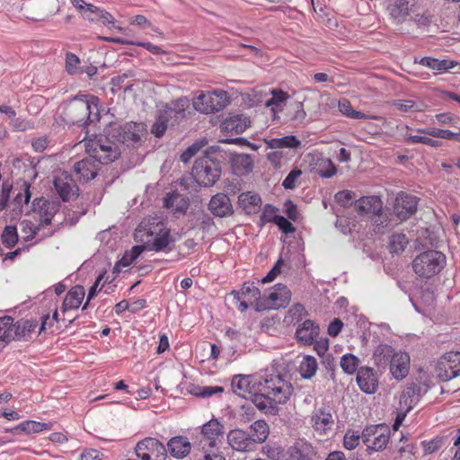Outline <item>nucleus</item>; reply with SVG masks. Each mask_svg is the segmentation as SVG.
<instances>
[{"label": "nucleus", "instance_id": "31", "mask_svg": "<svg viewBox=\"0 0 460 460\" xmlns=\"http://www.w3.org/2000/svg\"><path fill=\"white\" fill-rule=\"evenodd\" d=\"M189 205V199L175 191L167 193L164 199V207L172 213H185Z\"/></svg>", "mask_w": 460, "mask_h": 460}, {"label": "nucleus", "instance_id": "26", "mask_svg": "<svg viewBox=\"0 0 460 460\" xmlns=\"http://www.w3.org/2000/svg\"><path fill=\"white\" fill-rule=\"evenodd\" d=\"M85 296L84 288L81 285L72 287L66 294L62 305L61 312L66 314L68 311L76 310L82 305Z\"/></svg>", "mask_w": 460, "mask_h": 460}, {"label": "nucleus", "instance_id": "52", "mask_svg": "<svg viewBox=\"0 0 460 460\" xmlns=\"http://www.w3.org/2000/svg\"><path fill=\"white\" fill-rule=\"evenodd\" d=\"M87 10L90 12L91 16L94 17V21L97 19L101 20L104 25L114 24V17L106 10L93 4H90Z\"/></svg>", "mask_w": 460, "mask_h": 460}, {"label": "nucleus", "instance_id": "34", "mask_svg": "<svg viewBox=\"0 0 460 460\" xmlns=\"http://www.w3.org/2000/svg\"><path fill=\"white\" fill-rule=\"evenodd\" d=\"M191 445L186 437L178 436L171 438L168 442V450L171 455L182 458L190 452Z\"/></svg>", "mask_w": 460, "mask_h": 460}, {"label": "nucleus", "instance_id": "14", "mask_svg": "<svg viewBox=\"0 0 460 460\" xmlns=\"http://www.w3.org/2000/svg\"><path fill=\"white\" fill-rule=\"evenodd\" d=\"M189 105L190 101L186 97H181L170 103H166L160 111L162 119H165L171 126H173L185 118L186 110L189 108Z\"/></svg>", "mask_w": 460, "mask_h": 460}, {"label": "nucleus", "instance_id": "33", "mask_svg": "<svg viewBox=\"0 0 460 460\" xmlns=\"http://www.w3.org/2000/svg\"><path fill=\"white\" fill-rule=\"evenodd\" d=\"M231 295L234 296L235 300L245 298L249 300L251 305L256 303L257 307H262V305L258 302L261 297V291L253 283H244L240 291H233Z\"/></svg>", "mask_w": 460, "mask_h": 460}, {"label": "nucleus", "instance_id": "47", "mask_svg": "<svg viewBox=\"0 0 460 460\" xmlns=\"http://www.w3.org/2000/svg\"><path fill=\"white\" fill-rule=\"evenodd\" d=\"M20 226L22 233L23 234V238L26 241L32 240L37 234H39L40 231L43 228L36 221L33 222L28 219L22 220Z\"/></svg>", "mask_w": 460, "mask_h": 460}, {"label": "nucleus", "instance_id": "5", "mask_svg": "<svg viewBox=\"0 0 460 460\" xmlns=\"http://www.w3.org/2000/svg\"><path fill=\"white\" fill-rule=\"evenodd\" d=\"M446 256L438 251L420 252L412 261V270L420 279H429L438 275L446 266Z\"/></svg>", "mask_w": 460, "mask_h": 460}, {"label": "nucleus", "instance_id": "38", "mask_svg": "<svg viewBox=\"0 0 460 460\" xmlns=\"http://www.w3.org/2000/svg\"><path fill=\"white\" fill-rule=\"evenodd\" d=\"M52 429L51 423H44L36 420H25L18 424L11 431L13 432H25L27 434L39 433L43 430H50Z\"/></svg>", "mask_w": 460, "mask_h": 460}, {"label": "nucleus", "instance_id": "29", "mask_svg": "<svg viewBox=\"0 0 460 460\" xmlns=\"http://www.w3.org/2000/svg\"><path fill=\"white\" fill-rule=\"evenodd\" d=\"M408 0H387L386 12L394 23L402 22L409 15Z\"/></svg>", "mask_w": 460, "mask_h": 460}, {"label": "nucleus", "instance_id": "51", "mask_svg": "<svg viewBox=\"0 0 460 460\" xmlns=\"http://www.w3.org/2000/svg\"><path fill=\"white\" fill-rule=\"evenodd\" d=\"M340 365L346 374L352 375L357 371L359 359L355 355L347 353L341 357Z\"/></svg>", "mask_w": 460, "mask_h": 460}, {"label": "nucleus", "instance_id": "28", "mask_svg": "<svg viewBox=\"0 0 460 460\" xmlns=\"http://www.w3.org/2000/svg\"><path fill=\"white\" fill-rule=\"evenodd\" d=\"M208 209L218 217H227L233 213L230 199L223 193H217L211 198Z\"/></svg>", "mask_w": 460, "mask_h": 460}, {"label": "nucleus", "instance_id": "63", "mask_svg": "<svg viewBox=\"0 0 460 460\" xmlns=\"http://www.w3.org/2000/svg\"><path fill=\"white\" fill-rule=\"evenodd\" d=\"M80 60L78 57L73 53L66 55V68L70 75H74L78 71Z\"/></svg>", "mask_w": 460, "mask_h": 460}, {"label": "nucleus", "instance_id": "30", "mask_svg": "<svg viewBox=\"0 0 460 460\" xmlns=\"http://www.w3.org/2000/svg\"><path fill=\"white\" fill-rule=\"evenodd\" d=\"M229 446L236 451H251L254 445L245 431L242 429H233L227 435Z\"/></svg>", "mask_w": 460, "mask_h": 460}, {"label": "nucleus", "instance_id": "3", "mask_svg": "<svg viewBox=\"0 0 460 460\" xmlns=\"http://www.w3.org/2000/svg\"><path fill=\"white\" fill-rule=\"evenodd\" d=\"M134 235L135 240L144 243L146 249L149 251L160 252L165 249L171 242L170 231L162 222L153 227H148L142 222L137 227Z\"/></svg>", "mask_w": 460, "mask_h": 460}, {"label": "nucleus", "instance_id": "56", "mask_svg": "<svg viewBox=\"0 0 460 460\" xmlns=\"http://www.w3.org/2000/svg\"><path fill=\"white\" fill-rule=\"evenodd\" d=\"M31 184L23 181L21 190L16 194L14 200L18 205L28 204L30 202L31 194L30 191Z\"/></svg>", "mask_w": 460, "mask_h": 460}, {"label": "nucleus", "instance_id": "35", "mask_svg": "<svg viewBox=\"0 0 460 460\" xmlns=\"http://www.w3.org/2000/svg\"><path fill=\"white\" fill-rule=\"evenodd\" d=\"M419 64L435 71V74L448 71L457 66L456 61L449 59H438L431 57L421 58Z\"/></svg>", "mask_w": 460, "mask_h": 460}, {"label": "nucleus", "instance_id": "45", "mask_svg": "<svg viewBox=\"0 0 460 460\" xmlns=\"http://www.w3.org/2000/svg\"><path fill=\"white\" fill-rule=\"evenodd\" d=\"M271 95L272 97L266 102V106L271 107V111L276 113L282 110L283 104L288 101L289 95L281 89H273Z\"/></svg>", "mask_w": 460, "mask_h": 460}, {"label": "nucleus", "instance_id": "60", "mask_svg": "<svg viewBox=\"0 0 460 460\" xmlns=\"http://www.w3.org/2000/svg\"><path fill=\"white\" fill-rule=\"evenodd\" d=\"M168 125H170L169 122L165 119H162V116L159 114L156 121L152 126L151 132L155 137H160L165 133Z\"/></svg>", "mask_w": 460, "mask_h": 460}, {"label": "nucleus", "instance_id": "24", "mask_svg": "<svg viewBox=\"0 0 460 460\" xmlns=\"http://www.w3.org/2000/svg\"><path fill=\"white\" fill-rule=\"evenodd\" d=\"M288 460H311L315 455L314 447L305 439L299 438L288 449Z\"/></svg>", "mask_w": 460, "mask_h": 460}, {"label": "nucleus", "instance_id": "44", "mask_svg": "<svg viewBox=\"0 0 460 460\" xmlns=\"http://www.w3.org/2000/svg\"><path fill=\"white\" fill-rule=\"evenodd\" d=\"M252 403L258 408L259 410L265 411H270L276 408V403L273 402L271 400H270V397L268 396V393H265L262 391V388L260 389L258 387V390L251 397Z\"/></svg>", "mask_w": 460, "mask_h": 460}, {"label": "nucleus", "instance_id": "40", "mask_svg": "<svg viewBox=\"0 0 460 460\" xmlns=\"http://www.w3.org/2000/svg\"><path fill=\"white\" fill-rule=\"evenodd\" d=\"M145 250V245L133 246L131 250L127 251L122 258L116 263L115 270L121 271L123 269L129 267Z\"/></svg>", "mask_w": 460, "mask_h": 460}, {"label": "nucleus", "instance_id": "10", "mask_svg": "<svg viewBox=\"0 0 460 460\" xmlns=\"http://www.w3.org/2000/svg\"><path fill=\"white\" fill-rule=\"evenodd\" d=\"M435 372L442 382L458 376L460 375V352L450 351L444 354L438 360Z\"/></svg>", "mask_w": 460, "mask_h": 460}, {"label": "nucleus", "instance_id": "46", "mask_svg": "<svg viewBox=\"0 0 460 460\" xmlns=\"http://www.w3.org/2000/svg\"><path fill=\"white\" fill-rule=\"evenodd\" d=\"M317 368L318 364L315 358L307 355L304 357L299 365V373L303 378L310 379L315 375Z\"/></svg>", "mask_w": 460, "mask_h": 460}, {"label": "nucleus", "instance_id": "2", "mask_svg": "<svg viewBox=\"0 0 460 460\" xmlns=\"http://www.w3.org/2000/svg\"><path fill=\"white\" fill-rule=\"evenodd\" d=\"M373 358L377 366L389 363L390 373L396 380H402L410 372V355L403 350H395L390 345H378L374 350Z\"/></svg>", "mask_w": 460, "mask_h": 460}, {"label": "nucleus", "instance_id": "50", "mask_svg": "<svg viewBox=\"0 0 460 460\" xmlns=\"http://www.w3.org/2000/svg\"><path fill=\"white\" fill-rule=\"evenodd\" d=\"M2 243L6 248H13L18 242V233L17 228L14 226H6L1 235Z\"/></svg>", "mask_w": 460, "mask_h": 460}, {"label": "nucleus", "instance_id": "19", "mask_svg": "<svg viewBox=\"0 0 460 460\" xmlns=\"http://www.w3.org/2000/svg\"><path fill=\"white\" fill-rule=\"evenodd\" d=\"M290 299L291 292L289 288L283 284H278L266 297L262 307L264 309L286 307L289 304Z\"/></svg>", "mask_w": 460, "mask_h": 460}, {"label": "nucleus", "instance_id": "17", "mask_svg": "<svg viewBox=\"0 0 460 460\" xmlns=\"http://www.w3.org/2000/svg\"><path fill=\"white\" fill-rule=\"evenodd\" d=\"M418 199L416 196L400 192L395 198L394 213L401 221L408 219L417 211Z\"/></svg>", "mask_w": 460, "mask_h": 460}, {"label": "nucleus", "instance_id": "7", "mask_svg": "<svg viewBox=\"0 0 460 460\" xmlns=\"http://www.w3.org/2000/svg\"><path fill=\"white\" fill-rule=\"evenodd\" d=\"M84 141L86 153L101 164H108L119 158L120 155L118 146L103 136L84 139Z\"/></svg>", "mask_w": 460, "mask_h": 460}, {"label": "nucleus", "instance_id": "39", "mask_svg": "<svg viewBox=\"0 0 460 460\" xmlns=\"http://www.w3.org/2000/svg\"><path fill=\"white\" fill-rule=\"evenodd\" d=\"M339 111L346 117L357 119H377V116L365 114L353 109L350 102L347 99H341L338 103Z\"/></svg>", "mask_w": 460, "mask_h": 460}, {"label": "nucleus", "instance_id": "42", "mask_svg": "<svg viewBox=\"0 0 460 460\" xmlns=\"http://www.w3.org/2000/svg\"><path fill=\"white\" fill-rule=\"evenodd\" d=\"M314 169L323 178H331L337 173L336 166L331 159L326 157L317 158Z\"/></svg>", "mask_w": 460, "mask_h": 460}, {"label": "nucleus", "instance_id": "22", "mask_svg": "<svg viewBox=\"0 0 460 460\" xmlns=\"http://www.w3.org/2000/svg\"><path fill=\"white\" fill-rule=\"evenodd\" d=\"M357 384L365 394H375L378 388V378L373 368L361 367L357 373Z\"/></svg>", "mask_w": 460, "mask_h": 460}, {"label": "nucleus", "instance_id": "8", "mask_svg": "<svg viewBox=\"0 0 460 460\" xmlns=\"http://www.w3.org/2000/svg\"><path fill=\"white\" fill-rule=\"evenodd\" d=\"M192 175L199 185L213 186L221 175L220 164L208 155H203L195 161Z\"/></svg>", "mask_w": 460, "mask_h": 460}, {"label": "nucleus", "instance_id": "61", "mask_svg": "<svg viewBox=\"0 0 460 460\" xmlns=\"http://www.w3.org/2000/svg\"><path fill=\"white\" fill-rule=\"evenodd\" d=\"M139 131L140 125H128V130L124 131L123 138L127 141L137 143L140 140Z\"/></svg>", "mask_w": 460, "mask_h": 460}, {"label": "nucleus", "instance_id": "21", "mask_svg": "<svg viewBox=\"0 0 460 460\" xmlns=\"http://www.w3.org/2000/svg\"><path fill=\"white\" fill-rule=\"evenodd\" d=\"M320 335V326L313 320L306 319L298 324L296 338L304 345H313Z\"/></svg>", "mask_w": 460, "mask_h": 460}, {"label": "nucleus", "instance_id": "59", "mask_svg": "<svg viewBox=\"0 0 460 460\" xmlns=\"http://www.w3.org/2000/svg\"><path fill=\"white\" fill-rule=\"evenodd\" d=\"M314 349L317 353L319 357H323L325 353L329 349V339L326 337H319L316 338V341H314Z\"/></svg>", "mask_w": 460, "mask_h": 460}, {"label": "nucleus", "instance_id": "58", "mask_svg": "<svg viewBox=\"0 0 460 460\" xmlns=\"http://www.w3.org/2000/svg\"><path fill=\"white\" fill-rule=\"evenodd\" d=\"M301 174H302L301 170H299V169L292 170L287 175V177L284 179V181L282 182V186L286 190H292V189H294L295 186H296V182L297 179L301 176Z\"/></svg>", "mask_w": 460, "mask_h": 460}, {"label": "nucleus", "instance_id": "32", "mask_svg": "<svg viewBox=\"0 0 460 460\" xmlns=\"http://www.w3.org/2000/svg\"><path fill=\"white\" fill-rule=\"evenodd\" d=\"M13 340H15L14 319L7 315L0 317V351Z\"/></svg>", "mask_w": 460, "mask_h": 460}, {"label": "nucleus", "instance_id": "54", "mask_svg": "<svg viewBox=\"0 0 460 460\" xmlns=\"http://www.w3.org/2000/svg\"><path fill=\"white\" fill-rule=\"evenodd\" d=\"M355 198V192L349 190H340L335 194L336 202L344 208L354 207L353 199Z\"/></svg>", "mask_w": 460, "mask_h": 460}, {"label": "nucleus", "instance_id": "48", "mask_svg": "<svg viewBox=\"0 0 460 460\" xmlns=\"http://www.w3.org/2000/svg\"><path fill=\"white\" fill-rule=\"evenodd\" d=\"M306 315L305 307L301 304H296L288 310L285 321L296 324L303 321Z\"/></svg>", "mask_w": 460, "mask_h": 460}, {"label": "nucleus", "instance_id": "9", "mask_svg": "<svg viewBox=\"0 0 460 460\" xmlns=\"http://www.w3.org/2000/svg\"><path fill=\"white\" fill-rule=\"evenodd\" d=\"M262 391L268 393L270 400L278 404H285L293 394V386L280 375H270L264 379Z\"/></svg>", "mask_w": 460, "mask_h": 460}, {"label": "nucleus", "instance_id": "62", "mask_svg": "<svg viewBox=\"0 0 460 460\" xmlns=\"http://www.w3.org/2000/svg\"><path fill=\"white\" fill-rule=\"evenodd\" d=\"M264 453L272 460H281L284 457L282 447L277 445H267L264 447Z\"/></svg>", "mask_w": 460, "mask_h": 460}, {"label": "nucleus", "instance_id": "37", "mask_svg": "<svg viewBox=\"0 0 460 460\" xmlns=\"http://www.w3.org/2000/svg\"><path fill=\"white\" fill-rule=\"evenodd\" d=\"M233 170L237 175H245L252 172L253 168V160L250 155L239 154L231 159Z\"/></svg>", "mask_w": 460, "mask_h": 460}, {"label": "nucleus", "instance_id": "15", "mask_svg": "<svg viewBox=\"0 0 460 460\" xmlns=\"http://www.w3.org/2000/svg\"><path fill=\"white\" fill-rule=\"evenodd\" d=\"M34 220L42 227L49 226L56 215L57 206L45 199L44 198H37L32 201Z\"/></svg>", "mask_w": 460, "mask_h": 460}, {"label": "nucleus", "instance_id": "25", "mask_svg": "<svg viewBox=\"0 0 460 460\" xmlns=\"http://www.w3.org/2000/svg\"><path fill=\"white\" fill-rule=\"evenodd\" d=\"M310 423L317 433L323 435L332 429L334 420L330 411L318 409L313 412Z\"/></svg>", "mask_w": 460, "mask_h": 460}, {"label": "nucleus", "instance_id": "41", "mask_svg": "<svg viewBox=\"0 0 460 460\" xmlns=\"http://www.w3.org/2000/svg\"><path fill=\"white\" fill-rule=\"evenodd\" d=\"M269 426L266 421L262 420H256L251 426V438L253 445L256 443H262L269 436Z\"/></svg>", "mask_w": 460, "mask_h": 460}, {"label": "nucleus", "instance_id": "6", "mask_svg": "<svg viewBox=\"0 0 460 460\" xmlns=\"http://www.w3.org/2000/svg\"><path fill=\"white\" fill-rule=\"evenodd\" d=\"M229 102V94L224 90L199 91L192 99L193 108L203 114L218 112L225 109Z\"/></svg>", "mask_w": 460, "mask_h": 460}, {"label": "nucleus", "instance_id": "53", "mask_svg": "<svg viewBox=\"0 0 460 460\" xmlns=\"http://www.w3.org/2000/svg\"><path fill=\"white\" fill-rule=\"evenodd\" d=\"M362 438V433L359 431L349 429L346 431L343 438V447L348 450L355 449Z\"/></svg>", "mask_w": 460, "mask_h": 460}, {"label": "nucleus", "instance_id": "55", "mask_svg": "<svg viewBox=\"0 0 460 460\" xmlns=\"http://www.w3.org/2000/svg\"><path fill=\"white\" fill-rule=\"evenodd\" d=\"M277 211L278 209L274 206L266 204L260 217L261 224H265L267 222L275 223L277 217H279V215H277Z\"/></svg>", "mask_w": 460, "mask_h": 460}, {"label": "nucleus", "instance_id": "43", "mask_svg": "<svg viewBox=\"0 0 460 460\" xmlns=\"http://www.w3.org/2000/svg\"><path fill=\"white\" fill-rule=\"evenodd\" d=\"M268 147L271 149L298 148L301 141L295 136H286L280 138H271L267 141Z\"/></svg>", "mask_w": 460, "mask_h": 460}, {"label": "nucleus", "instance_id": "57", "mask_svg": "<svg viewBox=\"0 0 460 460\" xmlns=\"http://www.w3.org/2000/svg\"><path fill=\"white\" fill-rule=\"evenodd\" d=\"M224 392L223 386H202V387H197V392L195 393L196 395L200 397H211L212 395L216 394H222Z\"/></svg>", "mask_w": 460, "mask_h": 460}, {"label": "nucleus", "instance_id": "16", "mask_svg": "<svg viewBox=\"0 0 460 460\" xmlns=\"http://www.w3.org/2000/svg\"><path fill=\"white\" fill-rule=\"evenodd\" d=\"M231 385L236 395L247 399L256 393L261 383L252 376L237 375L233 377Z\"/></svg>", "mask_w": 460, "mask_h": 460}, {"label": "nucleus", "instance_id": "11", "mask_svg": "<svg viewBox=\"0 0 460 460\" xmlns=\"http://www.w3.org/2000/svg\"><path fill=\"white\" fill-rule=\"evenodd\" d=\"M135 452L141 460H164L166 457L165 447L154 438H146L139 441Z\"/></svg>", "mask_w": 460, "mask_h": 460}, {"label": "nucleus", "instance_id": "18", "mask_svg": "<svg viewBox=\"0 0 460 460\" xmlns=\"http://www.w3.org/2000/svg\"><path fill=\"white\" fill-rule=\"evenodd\" d=\"M354 210L359 216H380L383 212V201L379 196H363L354 201Z\"/></svg>", "mask_w": 460, "mask_h": 460}, {"label": "nucleus", "instance_id": "64", "mask_svg": "<svg viewBox=\"0 0 460 460\" xmlns=\"http://www.w3.org/2000/svg\"><path fill=\"white\" fill-rule=\"evenodd\" d=\"M73 6L87 20L93 22L94 17L91 16L90 12L87 10V7L91 4H86L84 0H70Z\"/></svg>", "mask_w": 460, "mask_h": 460}, {"label": "nucleus", "instance_id": "27", "mask_svg": "<svg viewBox=\"0 0 460 460\" xmlns=\"http://www.w3.org/2000/svg\"><path fill=\"white\" fill-rule=\"evenodd\" d=\"M201 443L205 442L209 447H216L217 441L223 437V426L217 420L212 419L202 426Z\"/></svg>", "mask_w": 460, "mask_h": 460}, {"label": "nucleus", "instance_id": "4", "mask_svg": "<svg viewBox=\"0 0 460 460\" xmlns=\"http://www.w3.org/2000/svg\"><path fill=\"white\" fill-rule=\"evenodd\" d=\"M58 322V311L55 305L52 316L49 313L42 314L39 320L36 319H21L15 323V340H28L31 334L38 332H47L50 330L55 323Z\"/></svg>", "mask_w": 460, "mask_h": 460}, {"label": "nucleus", "instance_id": "49", "mask_svg": "<svg viewBox=\"0 0 460 460\" xmlns=\"http://www.w3.org/2000/svg\"><path fill=\"white\" fill-rule=\"evenodd\" d=\"M409 243V240L404 234H394L390 237L389 250L393 253L402 252Z\"/></svg>", "mask_w": 460, "mask_h": 460}, {"label": "nucleus", "instance_id": "20", "mask_svg": "<svg viewBox=\"0 0 460 460\" xmlns=\"http://www.w3.org/2000/svg\"><path fill=\"white\" fill-rule=\"evenodd\" d=\"M100 164L92 155L75 163L74 170L78 180L87 182L94 179L100 170Z\"/></svg>", "mask_w": 460, "mask_h": 460}, {"label": "nucleus", "instance_id": "13", "mask_svg": "<svg viewBox=\"0 0 460 460\" xmlns=\"http://www.w3.org/2000/svg\"><path fill=\"white\" fill-rule=\"evenodd\" d=\"M362 440L367 450H383L389 441V431L383 426L367 427L362 431Z\"/></svg>", "mask_w": 460, "mask_h": 460}, {"label": "nucleus", "instance_id": "1", "mask_svg": "<svg viewBox=\"0 0 460 460\" xmlns=\"http://www.w3.org/2000/svg\"><path fill=\"white\" fill-rule=\"evenodd\" d=\"M68 123L84 126L100 120V100L94 95L76 96L67 102L63 111Z\"/></svg>", "mask_w": 460, "mask_h": 460}, {"label": "nucleus", "instance_id": "23", "mask_svg": "<svg viewBox=\"0 0 460 460\" xmlns=\"http://www.w3.org/2000/svg\"><path fill=\"white\" fill-rule=\"evenodd\" d=\"M250 119L244 115H234L221 123V131L225 136H234L243 133L250 127Z\"/></svg>", "mask_w": 460, "mask_h": 460}, {"label": "nucleus", "instance_id": "36", "mask_svg": "<svg viewBox=\"0 0 460 460\" xmlns=\"http://www.w3.org/2000/svg\"><path fill=\"white\" fill-rule=\"evenodd\" d=\"M238 202L246 214L257 213L261 206V197L258 194L250 191L240 194Z\"/></svg>", "mask_w": 460, "mask_h": 460}, {"label": "nucleus", "instance_id": "12", "mask_svg": "<svg viewBox=\"0 0 460 460\" xmlns=\"http://www.w3.org/2000/svg\"><path fill=\"white\" fill-rule=\"evenodd\" d=\"M53 183L57 193L64 202L75 199L79 195L77 185L72 176L66 171L57 172Z\"/></svg>", "mask_w": 460, "mask_h": 460}]
</instances>
